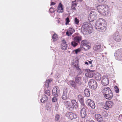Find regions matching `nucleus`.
<instances>
[{"mask_svg": "<svg viewBox=\"0 0 122 122\" xmlns=\"http://www.w3.org/2000/svg\"><path fill=\"white\" fill-rule=\"evenodd\" d=\"M106 25L107 23L105 20L103 19L100 18L96 21L95 27L98 31L103 32L106 30Z\"/></svg>", "mask_w": 122, "mask_h": 122, "instance_id": "obj_1", "label": "nucleus"}, {"mask_svg": "<svg viewBox=\"0 0 122 122\" xmlns=\"http://www.w3.org/2000/svg\"><path fill=\"white\" fill-rule=\"evenodd\" d=\"M98 12L103 15L107 14L109 11V9L106 5H102L98 6L97 7Z\"/></svg>", "mask_w": 122, "mask_h": 122, "instance_id": "obj_2", "label": "nucleus"}, {"mask_svg": "<svg viewBox=\"0 0 122 122\" xmlns=\"http://www.w3.org/2000/svg\"><path fill=\"white\" fill-rule=\"evenodd\" d=\"M105 97L107 99L110 100L113 97L112 93L110 88L108 87H106L102 90Z\"/></svg>", "mask_w": 122, "mask_h": 122, "instance_id": "obj_3", "label": "nucleus"}, {"mask_svg": "<svg viewBox=\"0 0 122 122\" xmlns=\"http://www.w3.org/2000/svg\"><path fill=\"white\" fill-rule=\"evenodd\" d=\"M69 101H66L65 103L67 104V108L70 111H72L74 108H76L78 107V104L75 100H73L71 101V103H69Z\"/></svg>", "mask_w": 122, "mask_h": 122, "instance_id": "obj_4", "label": "nucleus"}, {"mask_svg": "<svg viewBox=\"0 0 122 122\" xmlns=\"http://www.w3.org/2000/svg\"><path fill=\"white\" fill-rule=\"evenodd\" d=\"M90 23L89 22H84L82 27L81 31L83 32H88V33H92V28L90 27Z\"/></svg>", "mask_w": 122, "mask_h": 122, "instance_id": "obj_5", "label": "nucleus"}, {"mask_svg": "<svg viewBox=\"0 0 122 122\" xmlns=\"http://www.w3.org/2000/svg\"><path fill=\"white\" fill-rule=\"evenodd\" d=\"M90 44L86 40H84L81 43V47L83 48L85 50H87L90 48Z\"/></svg>", "mask_w": 122, "mask_h": 122, "instance_id": "obj_6", "label": "nucleus"}, {"mask_svg": "<svg viewBox=\"0 0 122 122\" xmlns=\"http://www.w3.org/2000/svg\"><path fill=\"white\" fill-rule=\"evenodd\" d=\"M82 40V37L81 36H77L74 37L73 41L71 42V44L74 47L76 46L78 43L80 42Z\"/></svg>", "mask_w": 122, "mask_h": 122, "instance_id": "obj_7", "label": "nucleus"}, {"mask_svg": "<svg viewBox=\"0 0 122 122\" xmlns=\"http://www.w3.org/2000/svg\"><path fill=\"white\" fill-rule=\"evenodd\" d=\"M88 85L89 87L92 89H96L97 86L96 81L92 79H91L89 80L88 82Z\"/></svg>", "mask_w": 122, "mask_h": 122, "instance_id": "obj_8", "label": "nucleus"}, {"mask_svg": "<svg viewBox=\"0 0 122 122\" xmlns=\"http://www.w3.org/2000/svg\"><path fill=\"white\" fill-rule=\"evenodd\" d=\"M97 18V14L95 12L91 11L88 17V20L90 22L93 21Z\"/></svg>", "mask_w": 122, "mask_h": 122, "instance_id": "obj_9", "label": "nucleus"}, {"mask_svg": "<svg viewBox=\"0 0 122 122\" xmlns=\"http://www.w3.org/2000/svg\"><path fill=\"white\" fill-rule=\"evenodd\" d=\"M86 103L87 106H90L92 108L94 109L95 107V105L94 102L91 99L87 100Z\"/></svg>", "mask_w": 122, "mask_h": 122, "instance_id": "obj_10", "label": "nucleus"}, {"mask_svg": "<svg viewBox=\"0 0 122 122\" xmlns=\"http://www.w3.org/2000/svg\"><path fill=\"white\" fill-rule=\"evenodd\" d=\"M111 37L117 41L119 42L121 40V38L119 36V34L118 32H117L115 33Z\"/></svg>", "mask_w": 122, "mask_h": 122, "instance_id": "obj_11", "label": "nucleus"}, {"mask_svg": "<svg viewBox=\"0 0 122 122\" xmlns=\"http://www.w3.org/2000/svg\"><path fill=\"white\" fill-rule=\"evenodd\" d=\"M109 83V80L108 77L105 76H103L102 78L101 83L104 86L107 85Z\"/></svg>", "mask_w": 122, "mask_h": 122, "instance_id": "obj_12", "label": "nucleus"}, {"mask_svg": "<svg viewBox=\"0 0 122 122\" xmlns=\"http://www.w3.org/2000/svg\"><path fill=\"white\" fill-rule=\"evenodd\" d=\"M66 115L69 118L72 120L74 118H76L77 117V116L76 114L71 112H69L66 113Z\"/></svg>", "mask_w": 122, "mask_h": 122, "instance_id": "obj_13", "label": "nucleus"}, {"mask_svg": "<svg viewBox=\"0 0 122 122\" xmlns=\"http://www.w3.org/2000/svg\"><path fill=\"white\" fill-rule=\"evenodd\" d=\"M75 82L76 84L77 85V86H80L81 85L82 83L81 81V77H79L77 75L75 77Z\"/></svg>", "mask_w": 122, "mask_h": 122, "instance_id": "obj_14", "label": "nucleus"}, {"mask_svg": "<svg viewBox=\"0 0 122 122\" xmlns=\"http://www.w3.org/2000/svg\"><path fill=\"white\" fill-rule=\"evenodd\" d=\"M59 90L57 89V87H54L52 90V94L55 97H58L59 94Z\"/></svg>", "mask_w": 122, "mask_h": 122, "instance_id": "obj_15", "label": "nucleus"}, {"mask_svg": "<svg viewBox=\"0 0 122 122\" xmlns=\"http://www.w3.org/2000/svg\"><path fill=\"white\" fill-rule=\"evenodd\" d=\"M68 84L70 86H71L75 89H78L77 85L76 84L75 82L72 80H70L68 82Z\"/></svg>", "mask_w": 122, "mask_h": 122, "instance_id": "obj_16", "label": "nucleus"}, {"mask_svg": "<svg viewBox=\"0 0 122 122\" xmlns=\"http://www.w3.org/2000/svg\"><path fill=\"white\" fill-rule=\"evenodd\" d=\"M61 49L63 50H66L67 48V45L66 44V41L63 40L62 41V43L61 45Z\"/></svg>", "mask_w": 122, "mask_h": 122, "instance_id": "obj_17", "label": "nucleus"}, {"mask_svg": "<svg viewBox=\"0 0 122 122\" xmlns=\"http://www.w3.org/2000/svg\"><path fill=\"white\" fill-rule=\"evenodd\" d=\"M78 99V100L80 102L81 105L84 106L85 104L84 102V97H83L81 95H79L77 97Z\"/></svg>", "mask_w": 122, "mask_h": 122, "instance_id": "obj_18", "label": "nucleus"}, {"mask_svg": "<svg viewBox=\"0 0 122 122\" xmlns=\"http://www.w3.org/2000/svg\"><path fill=\"white\" fill-rule=\"evenodd\" d=\"M115 58L116 59L120 61L122 60V55L118 52H117L115 53Z\"/></svg>", "mask_w": 122, "mask_h": 122, "instance_id": "obj_19", "label": "nucleus"}, {"mask_svg": "<svg viewBox=\"0 0 122 122\" xmlns=\"http://www.w3.org/2000/svg\"><path fill=\"white\" fill-rule=\"evenodd\" d=\"M85 108H82L81 111V116L82 118H85L86 115Z\"/></svg>", "mask_w": 122, "mask_h": 122, "instance_id": "obj_20", "label": "nucleus"}, {"mask_svg": "<svg viewBox=\"0 0 122 122\" xmlns=\"http://www.w3.org/2000/svg\"><path fill=\"white\" fill-rule=\"evenodd\" d=\"M75 30L72 28H70L66 32V34L68 36H70L72 35L73 32H74Z\"/></svg>", "mask_w": 122, "mask_h": 122, "instance_id": "obj_21", "label": "nucleus"}, {"mask_svg": "<svg viewBox=\"0 0 122 122\" xmlns=\"http://www.w3.org/2000/svg\"><path fill=\"white\" fill-rule=\"evenodd\" d=\"M113 105V102L110 101L106 102L105 104V106L107 108H111Z\"/></svg>", "mask_w": 122, "mask_h": 122, "instance_id": "obj_22", "label": "nucleus"}, {"mask_svg": "<svg viewBox=\"0 0 122 122\" xmlns=\"http://www.w3.org/2000/svg\"><path fill=\"white\" fill-rule=\"evenodd\" d=\"M101 45L99 43H97L94 46L93 49L94 51H97L99 50L101 48Z\"/></svg>", "mask_w": 122, "mask_h": 122, "instance_id": "obj_23", "label": "nucleus"}, {"mask_svg": "<svg viewBox=\"0 0 122 122\" xmlns=\"http://www.w3.org/2000/svg\"><path fill=\"white\" fill-rule=\"evenodd\" d=\"M96 119L98 122H101L102 120V118L99 114H96L95 115Z\"/></svg>", "mask_w": 122, "mask_h": 122, "instance_id": "obj_24", "label": "nucleus"}, {"mask_svg": "<svg viewBox=\"0 0 122 122\" xmlns=\"http://www.w3.org/2000/svg\"><path fill=\"white\" fill-rule=\"evenodd\" d=\"M94 77L96 80L98 81H100L101 79V74L99 73H97L94 75Z\"/></svg>", "mask_w": 122, "mask_h": 122, "instance_id": "obj_25", "label": "nucleus"}, {"mask_svg": "<svg viewBox=\"0 0 122 122\" xmlns=\"http://www.w3.org/2000/svg\"><path fill=\"white\" fill-rule=\"evenodd\" d=\"M61 3H59L58 8L57 12L59 13L62 12H63V8Z\"/></svg>", "mask_w": 122, "mask_h": 122, "instance_id": "obj_26", "label": "nucleus"}, {"mask_svg": "<svg viewBox=\"0 0 122 122\" xmlns=\"http://www.w3.org/2000/svg\"><path fill=\"white\" fill-rule=\"evenodd\" d=\"M67 91L66 90H64L63 91L62 96V98L64 100H66L67 98Z\"/></svg>", "mask_w": 122, "mask_h": 122, "instance_id": "obj_27", "label": "nucleus"}, {"mask_svg": "<svg viewBox=\"0 0 122 122\" xmlns=\"http://www.w3.org/2000/svg\"><path fill=\"white\" fill-rule=\"evenodd\" d=\"M48 98L45 95H44L42 97V98L41 99V102L43 103L46 102L48 99Z\"/></svg>", "mask_w": 122, "mask_h": 122, "instance_id": "obj_28", "label": "nucleus"}, {"mask_svg": "<svg viewBox=\"0 0 122 122\" xmlns=\"http://www.w3.org/2000/svg\"><path fill=\"white\" fill-rule=\"evenodd\" d=\"M94 73L92 72H88L85 74V75L87 77H92L94 75Z\"/></svg>", "mask_w": 122, "mask_h": 122, "instance_id": "obj_29", "label": "nucleus"}, {"mask_svg": "<svg viewBox=\"0 0 122 122\" xmlns=\"http://www.w3.org/2000/svg\"><path fill=\"white\" fill-rule=\"evenodd\" d=\"M84 92L86 97H88L90 96V91L88 89H86L84 90Z\"/></svg>", "mask_w": 122, "mask_h": 122, "instance_id": "obj_30", "label": "nucleus"}, {"mask_svg": "<svg viewBox=\"0 0 122 122\" xmlns=\"http://www.w3.org/2000/svg\"><path fill=\"white\" fill-rule=\"evenodd\" d=\"M76 5L77 4L75 1H72V5L71 6V8L73 10H75V7H76Z\"/></svg>", "mask_w": 122, "mask_h": 122, "instance_id": "obj_31", "label": "nucleus"}, {"mask_svg": "<svg viewBox=\"0 0 122 122\" xmlns=\"http://www.w3.org/2000/svg\"><path fill=\"white\" fill-rule=\"evenodd\" d=\"M95 61L93 60L90 61H88V62L89 64L91 65V67H92L95 65V63H94Z\"/></svg>", "mask_w": 122, "mask_h": 122, "instance_id": "obj_32", "label": "nucleus"}, {"mask_svg": "<svg viewBox=\"0 0 122 122\" xmlns=\"http://www.w3.org/2000/svg\"><path fill=\"white\" fill-rule=\"evenodd\" d=\"M52 81V80L51 79H48L46 80V82L45 85H47V87H48L49 83L50 82Z\"/></svg>", "mask_w": 122, "mask_h": 122, "instance_id": "obj_33", "label": "nucleus"}, {"mask_svg": "<svg viewBox=\"0 0 122 122\" xmlns=\"http://www.w3.org/2000/svg\"><path fill=\"white\" fill-rule=\"evenodd\" d=\"M57 38V35L55 34H54L53 36L52 37V38L54 40L53 41H55L56 40Z\"/></svg>", "mask_w": 122, "mask_h": 122, "instance_id": "obj_34", "label": "nucleus"}, {"mask_svg": "<svg viewBox=\"0 0 122 122\" xmlns=\"http://www.w3.org/2000/svg\"><path fill=\"white\" fill-rule=\"evenodd\" d=\"M74 67L75 68H76L77 70L79 69V66H78V64L77 63H75L74 64Z\"/></svg>", "mask_w": 122, "mask_h": 122, "instance_id": "obj_35", "label": "nucleus"}, {"mask_svg": "<svg viewBox=\"0 0 122 122\" xmlns=\"http://www.w3.org/2000/svg\"><path fill=\"white\" fill-rule=\"evenodd\" d=\"M60 118V116L58 114H56L55 117V120L58 121Z\"/></svg>", "mask_w": 122, "mask_h": 122, "instance_id": "obj_36", "label": "nucleus"}, {"mask_svg": "<svg viewBox=\"0 0 122 122\" xmlns=\"http://www.w3.org/2000/svg\"><path fill=\"white\" fill-rule=\"evenodd\" d=\"M44 93L47 94L49 96H50V91L49 90L46 91L44 92Z\"/></svg>", "mask_w": 122, "mask_h": 122, "instance_id": "obj_37", "label": "nucleus"}, {"mask_svg": "<svg viewBox=\"0 0 122 122\" xmlns=\"http://www.w3.org/2000/svg\"><path fill=\"white\" fill-rule=\"evenodd\" d=\"M115 91L117 93H118L119 92V89L117 86H115Z\"/></svg>", "mask_w": 122, "mask_h": 122, "instance_id": "obj_38", "label": "nucleus"}, {"mask_svg": "<svg viewBox=\"0 0 122 122\" xmlns=\"http://www.w3.org/2000/svg\"><path fill=\"white\" fill-rule=\"evenodd\" d=\"M55 97L54 96V97H53L52 99V101L53 102H56L57 100V98L56 97Z\"/></svg>", "mask_w": 122, "mask_h": 122, "instance_id": "obj_39", "label": "nucleus"}, {"mask_svg": "<svg viewBox=\"0 0 122 122\" xmlns=\"http://www.w3.org/2000/svg\"><path fill=\"white\" fill-rule=\"evenodd\" d=\"M81 50V49L79 48L74 50L76 54H77L78 52H80Z\"/></svg>", "mask_w": 122, "mask_h": 122, "instance_id": "obj_40", "label": "nucleus"}, {"mask_svg": "<svg viewBox=\"0 0 122 122\" xmlns=\"http://www.w3.org/2000/svg\"><path fill=\"white\" fill-rule=\"evenodd\" d=\"M102 114L103 116L105 117H106L107 116V112L105 111L103 112H102Z\"/></svg>", "mask_w": 122, "mask_h": 122, "instance_id": "obj_41", "label": "nucleus"}, {"mask_svg": "<svg viewBox=\"0 0 122 122\" xmlns=\"http://www.w3.org/2000/svg\"><path fill=\"white\" fill-rule=\"evenodd\" d=\"M79 22L77 18H75V23L76 24H78Z\"/></svg>", "mask_w": 122, "mask_h": 122, "instance_id": "obj_42", "label": "nucleus"}, {"mask_svg": "<svg viewBox=\"0 0 122 122\" xmlns=\"http://www.w3.org/2000/svg\"><path fill=\"white\" fill-rule=\"evenodd\" d=\"M49 11L51 13L55 12L53 8L51 7L49 10Z\"/></svg>", "mask_w": 122, "mask_h": 122, "instance_id": "obj_43", "label": "nucleus"}, {"mask_svg": "<svg viewBox=\"0 0 122 122\" xmlns=\"http://www.w3.org/2000/svg\"><path fill=\"white\" fill-rule=\"evenodd\" d=\"M66 24L67 25L68 24L69 22V19L68 17H67L66 18Z\"/></svg>", "mask_w": 122, "mask_h": 122, "instance_id": "obj_44", "label": "nucleus"}, {"mask_svg": "<svg viewBox=\"0 0 122 122\" xmlns=\"http://www.w3.org/2000/svg\"><path fill=\"white\" fill-rule=\"evenodd\" d=\"M77 70L79 71V73L77 75H78H78H80L82 73V72L81 71V69L80 68L79 69Z\"/></svg>", "mask_w": 122, "mask_h": 122, "instance_id": "obj_45", "label": "nucleus"}, {"mask_svg": "<svg viewBox=\"0 0 122 122\" xmlns=\"http://www.w3.org/2000/svg\"><path fill=\"white\" fill-rule=\"evenodd\" d=\"M100 3H102L103 2V0H97Z\"/></svg>", "mask_w": 122, "mask_h": 122, "instance_id": "obj_46", "label": "nucleus"}, {"mask_svg": "<svg viewBox=\"0 0 122 122\" xmlns=\"http://www.w3.org/2000/svg\"><path fill=\"white\" fill-rule=\"evenodd\" d=\"M55 4H56V3H55L53 2H52L51 1V5H54Z\"/></svg>", "mask_w": 122, "mask_h": 122, "instance_id": "obj_47", "label": "nucleus"}, {"mask_svg": "<svg viewBox=\"0 0 122 122\" xmlns=\"http://www.w3.org/2000/svg\"><path fill=\"white\" fill-rule=\"evenodd\" d=\"M87 71H89V72H92L93 71L90 69H88Z\"/></svg>", "mask_w": 122, "mask_h": 122, "instance_id": "obj_48", "label": "nucleus"}, {"mask_svg": "<svg viewBox=\"0 0 122 122\" xmlns=\"http://www.w3.org/2000/svg\"><path fill=\"white\" fill-rule=\"evenodd\" d=\"M84 63L85 64L87 65H89V62H84Z\"/></svg>", "mask_w": 122, "mask_h": 122, "instance_id": "obj_49", "label": "nucleus"}, {"mask_svg": "<svg viewBox=\"0 0 122 122\" xmlns=\"http://www.w3.org/2000/svg\"><path fill=\"white\" fill-rule=\"evenodd\" d=\"M91 122H95L93 121H91Z\"/></svg>", "mask_w": 122, "mask_h": 122, "instance_id": "obj_50", "label": "nucleus"}, {"mask_svg": "<svg viewBox=\"0 0 122 122\" xmlns=\"http://www.w3.org/2000/svg\"><path fill=\"white\" fill-rule=\"evenodd\" d=\"M78 1H81V0H77Z\"/></svg>", "mask_w": 122, "mask_h": 122, "instance_id": "obj_51", "label": "nucleus"}]
</instances>
